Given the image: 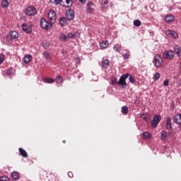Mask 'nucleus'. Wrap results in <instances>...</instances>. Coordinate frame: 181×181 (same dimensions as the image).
Returning <instances> with one entry per match:
<instances>
[{
	"label": "nucleus",
	"mask_w": 181,
	"mask_h": 181,
	"mask_svg": "<svg viewBox=\"0 0 181 181\" xmlns=\"http://www.w3.org/2000/svg\"><path fill=\"white\" fill-rule=\"evenodd\" d=\"M19 37V33H18L16 30L10 32L8 35L6 36V42L8 43V45H11L12 42H13V40L18 39Z\"/></svg>",
	"instance_id": "2"
},
{
	"label": "nucleus",
	"mask_w": 181,
	"mask_h": 181,
	"mask_svg": "<svg viewBox=\"0 0 181 181\" xmlns=\"http://www.w3.org/2000/svg\"><path fill=\"white\" fill-rule=\"evenodd\" d=\"M22 29L24 32H25V33H32L30 26L28 25L27 24H23Z\"/></svg>",
	"instance_id": "12"
},
{
	"label": "nucleus",
	"mask_w": 181,
	"mask_h": 181,
	"mask_svg": "<svg viewBox=\"0 0 181 181\" xmlns=\"http://www.w3.org/2000/svg\"><path fill=\"white\" fill-rule=\"evenodd\" d=\"M0 181H9V177L6 176L0 177Z\"/></svg>",
	"instance_id": "39"
},
{
	"label": "nucleus",
	"mask_w": 181,
	"mask_h": 181,
	"mask_svg": "<svg viewBox=\"0 0 181 181\" xmlns=\"http://www.w3.org/2000/svg\"><path fill=\"white\" fill-rule=\"evenodd\" d=\"M175 124H177L178 125H181V114L177 115L174 117Z\"/></svg>",
	"instance_id": "15"
},
{
	"label": "nucleus",
	"mask_w": 181,
	"mask_h": 181,
	"mask_svg": "<svg viewBox=\"0 0 181 181\" xmlns=\"http://www.w3.org/2000/svg\"><path fill=\"white\" fill-rule=\"evenodd\" d=\"M93 6H94V4L93 3V1H89L87 3V8L89 12L93 11Z\"/></svg>",
	"instance_id": "23"
},
{
	"label": "nucleus",
	"mask_w": 181,
	"mask_h": 181,
	"mask_svg": "<svg viewBox=\"0 0 181 181\" xmlns=\"http://www.w3.org/2000/svg\"><path fill=\"white\" fill-rule=\"evenodd\" d=\"M173 19H174V17L173 16L170 15V14H168L165 17V22H173Z\"/></svg>",
	"instance_id": "21"
},
{
	"label": "nucleus",
	"mask_w": 181,
	"mask_h": 181,
	"mask_svg": "<svg viewBox=\"0 0 181 181\" xmlns=\"http://www.w3.org/2000/svg\"><path fill=\"white\" fill-rule=\"evenodd\" d=\"M102 67L103 69H108L110 67V61L108 59H103Z\"/></svg>",
	"instance_id": "14"
},
{
	"label": "nucleus",
	"mask_w": 181,
	"mask_h": 181,
	"mask_svg": "<svg viewBox=\"0 0 181 181\" xmlns=\"http://www.w3.org/2000/svg\"><path fill=\"white\" fill-rule=\"evenodd\" d=\"M168 136V134L166 133V131H162L161 133V139L163 141H165L166 139V137Z\"/></svg>",
	"instance_id": "32"
},
{
	"label": "nucleus",
	"mask_w": 181,
	"mask_h": 181,
	"mask_svg": "<svg viewBox=\"0 0 181 181\" xmlns=\"http://www.w3.org/2000/svg\"><path fill=\"white\" fill-rule=\"evenodd\" d=\"M4 56L2 54H0V64H2V63L4 62Z\"/></svg>",
	"instance_id": "42"
},
{
	"label": "nucleus",
	"mask_w": 181,
	"mask_h": 181,
	"mask_svg": "<svg viewBox=\"0 0 181 181\" xmlns=\"http://www.w3.org/2000/svg\"><path fill=\"white\" fill-rule=\"evenodd\" d=\"M43 56H44V57H45V59H47V60H49V59H50V54H49V52H45L43 53Z\"/></svg>",
	"instance_id": "38"
},
{
	"label": "nucleus",
	"mask_w": 181,
	"mask_h": 181,
	"mask_svg": "<svg viewBox=\"0 0 181 181\" xmlns=\"http://www.w3.org/2000/svg\"><path fill=\"white\" fill-rule=\"evenodd\" d=\"M112 86H115V84H118V80L115 77H112L111 78Z\"/></svg>",
	"instance_id": "33"
},
{
	"label": "nucleus",
	"mask_w": 181,
	"mask_h": 181,
	"mask_svg": "<svg viewBox=\"0 0 181 181\" xmlns=\"http://www.w3.org/2000/svg\"><path fill=\"white\" fill-rule=\"evenodd\" d=\"M2 8H8L9 6V1L8 0H3L1 2Z\"/></svg>",
	"instance_id": "28"
},
{
	"label": "nucleus",
	"mask_w": 181,
	"mask_h": 181,
	"mask_svg": "<svg viewBox=\"0 0 181 181\" xmlns=\"http://www.w3.org/2000/svg\"><path fill=\"white\" fill-rule=\"evenodd\" d=\"M113 49L115 50V52H121V45L119 44H115L114 46H113Z\"/></svg>",
	"instance_id": "25"
},
{
	"label": "nucleus",
	"mask_w": 181,
	"mask_h": 181,
	"mask_svg": "<svg viewBox=\"0 0 181 181\" xmlns=\"http://www.w3.org/2000/svg\"><path fill=\"white\" fill-rule=\"evenodd\" d=\"M56 13L54 10H49L48 13V19L50 21L51 23H54L56 22Z\"/></svg>",
	"instance_id": "9"
},
{
	"label": "nucleus",
	"mask_w": 181,
	"mask_h": 181,
	"mask_svg": "<svg viewBox=\"0 0 181 181\" xmlns=\"http://www.w3.org/2000/svg\"><path fill=\"white\" fill-rule=\"evenodd\" d=\"M66 18L67 21H73L74 19V11L69 9L66 12Z\"/></svg>",
	"instance_id": "10"
},
{
	"label": "nucleus",
	"mask_w": 181,
	"mask_h": 181,
	"mask_svg": "<svg viewBox=\"0 0 181 181\" xmlns=\"http://www.w3.org/2000/svg\"><path fill=\"white\" fill-rule=\"evenodd\" d=\"M129 56H131V52H129V51H127V52L123 54L124 59H129Z\"/></svg>",
	"instance_id": "37"
},
{
	"label": "nucleus",
	"mask_w": 181,
	"mask_h": 181,
	"mask_svg": "<svg viewBox=\"0 0 181 181\" xmlns=\"http://www.w3.org/2000/svg\"><path fill=\"white\" fill-rule=\"evenodd\" d=\"M142 138L143 139H151V138H152V134L148 132H145L142 134Z\"/></svg>",
	"instance_id": "17"
},
{
	"label": "nucleus",
	"mask_w": 181,
	"mask_h": 181,
	"mask_svg": "<svg viewBox=\"0 0 181 181\" xmlns=\"http://www.w3.org/2000/svg\"><path fill=\"white\" fill-rule=\"evenodd\" d=\"M23 62L25 64H28V63H30L32 62V55L30 54H27L24 58H23Z\"/></svg>",
	"instance_id": "16"
},
{
	"label": "nucleus",
	"mask_w": 181,
	"mask_h": 181,
	"mask_svg": "<svg viewBox=\"0 0 181 181\" xmlns=\"http://www.w3.org/2000/svg\"><path fill=\"white\" fill-rule=\"evenodd\" d=\"M18 151L20 152V155H21L23 158H28V153L26 152V151L23 150V148H19Z\"/></svg>",
	"instance_id": "18"
},
{
	"label": "nucleus",
	"mask_w": 181,
	"mask_h": 181,
	"mask_svg": "<svg viewBox=\"0 0 181 181\" xmlns=\"http://www.w3.org/2000/svg\"><path fill=\"white\" fill-rule=\"evenodd\" d=\"M153 80L155 81H156V80H159V78H160V74H159V73H156L155 74H154V76H153Z\"/></svg>",
	"instance_id": "34"
},
{
	"label": "nucleus",
	"mask_w": 181,
	"mask_h": 181,
	"mask_svg": "<svg viewBox=\"0 0 181 181\" xmlns=\"http://www.w3.org/2000/svg\"><path fill=\"white\" fill-rule=\"evenodd\" d=\"M63 144H66V140L62 141Z\"/></svg>",
	"instance_id": "47"
},
{
	"label": "nucleus",
	"mask_w": 181,
	"mask_h": 181,
	"mask_svg": "<svg viewBox=\"0 0 181 181\" xmlns=\"http://www.w3.org/2000/svg\"><path fill=\"white\" fill-rule=\"evenodd\" d=\"M107 4H108V1H107V0H105V1H104V5H107Z\"/></svg>",
	"instance_id": "46"
},
{
	"label": "nucleus",
	"mask_w": 181,
	"mask_h": 181,
	"mask_svg": "<svg viewBox=\"0 0 181 181\" xmlns=\"http://www.w3.org/2000/svg\"><path fill=\"white\" fill-rule=\"evenodd\" d=\"M163 57L167 60H172L175 57V52L173 50L165 51L163 54Z\"/></svg>",
	"instance_id": "6"
},
{
	"label": "nucleus",
	"mask_w": 181,
	"mask_h": 181,
	"mask_svg": "<svg viewBox=\"0 0 181 181\" xmlns=\"http://www.w3.org/2000/svg\"><path fill=\"white\" fill-rule=\"evenodd\" d=\"M55 81L56 83H57V84H62V83H63V77H62L61 76H57L55 78Z\"/></svg>",
	"instance_id": "27"
},
{
	"label": "nucleus",
	"mask_w": 181,
	"mask_h": 181,
	"mask_svg": "<svg viewBox=\"0 0 181 181\" xmlns=\"http://www.w3.org/2000/svg\"><path fill=\"white\" fill-rule=\"evenodd\" d=\"M80 2H81L82 4H86V0H78Z\"/></svg>",
	"instance_id": "45"
},
{
	"label": "nucleus",
	"mask_w": 181,
	"mask_h": 181,
	"mask_svg": "<svg viewBox=\"0 0 181 181\" xmlns=\"http://www.w3.org/2000/svg\"><path fill=\"white\" fill-rule=\"evenodd\" d=\"M40 25L42 29L45 30H49L52 28V24L49 23L46 19L42 18L40 21Z\"/></svg>",
	"instance_id": "7"
},
{
	"label": "nucleus",
	"mask_w": 181,
	"mask_h": 181,
	"mask_svg": "<svg viewBox=\"0 0 181 181\" xmlns=\"http://www.w3.org/2000/svg\"><path fill=\"white\" fill-rule=\"evenodd\" d=\"M74 37V34H73V33H69L68 34V38H69V39H72V37Z\"/></svg>",
	"instance_id": "44"
},
{
	"label": "nucleus",
	"mask_w": 181,
	"mask_h": 181,
	"mask_svg": "<svg viewBox=\"0 0 181 181\" xmlns=\"http://www.w3.org/2000/svg\"><path fill=\"white\" fill-rule=\"evenodd\" d=\"M163 86L164 87H168V86H169V79H166L164 81Z\"/></svg>",
	"instance_id": "41"
},
{
	"label": "nucleus",
	"mask_w": 181,
	"mask_h": 181,
	"mask_svg": "<svg viewBox=\"0 0 181 181\" xmlns=\"http://www.w3.org/2000/svg\"><path fill=\"white\" fill-rule=\"evenodd\" d=\"M160 119H162V117L160 115H153V120L151 122V127H153V128H156L159 122H160Z\"/></svg>",
	"instance_id": "5"
},
{
	"label": "nucleus",
	"mask_w": 181,
	"mask_h": 181,
	"mask_svg": "<svg viewBox=\"0 0 181 181\" xmlns=\"http://www.w3.org/2000/svg\"><path fill=\"white\" fill-rule=\"evenodd\" d=\"M59 39L62 40V42H67V40H69L68 37H66L65 34H61Z\"/></svg>",
	"instance_id": "30"
},
{
	"label": "nucleus",
	"mask_w": 181,
	"mask_h": 181,
	"mask_svg": "<svg viewBox=\"0 0 181 181\" xmlns=\"http://www.w3.org/2000/svg\"><path fill=\"white\" fill-rule=\"evenodd\" d=\"M68 176L71 178L74 177V175H73V172L71 171H69L68 172Z\"/></svg>",
	"instance_id": "43"
},
{
	"label": "nucleus",
	"mask_w": 181,
	"mask_h": 181,
	"mask_svg": "<svg viewBox=\"0 0 181 181\" xmlns=\"http://www.w3.org/2000/svg\"><path fill=\"white\" fill-rule=\"evenodd\" d=\"M129 81L134 84V83H135V78L132 76V75L129 74Z\"/></svg>",
	"instance_id": "35"
},
{
	"label": "nucleus",
	"mask_w": 181,
	"mask_h": 181,
	"mask_svg": "<svg viewBox=\"0 0 181 181\" xmlns=\"http://www.w3.org/2000/svg\"><path fill=\"white\" fill-rule=\"evenodd\" d=\"M133 24L134 26L139 27L142 25V23L139 20H134Z\"/></svg>",
	"instance_id": "31"
},
{
	"label": "nucleus",
	"mask_w": 181,
	"mask_h": 181,
	"mask_svg": "<svg viewBox=\"0 0 181 181\" xmlns=\"http://www.w3.org/2000/svg\"><path fill=\"white\" fill-rule=\"evenodd\" d=\"M59 25H61V26H66V25H67V20L66 19V18L64 17L60 18Z\"/></svg>",
	"instance_id": "19"
},
{
	"label": "nucleus",
	"mask_w": 181,
	"mask_h": 181,
	"mask_svg": "<svg viewBox=\"0 0 181 181\" xmlns=\"http://www.w3.org/2000/svg\"><path fill=\"white\" fill-rule=\"evenodd\" d=\"M52 4L54 5H59L60 4L62 6H65L66 8H70L73 5V1L71 0H49Z\"/></svg>",
	"instance_id": "1"
},
{
	"label": "nucleus",
	"mask_w": 181,
	"mask_h": 181,
	"mask_svg": "<svg viewBox=\"0 0 181 181\" xmlns=\"http://www.w3.org/2000/svg\"><path fill=\"white\" fill-rule=\"evenodd\" d=\"M49 44L48 42H44L42 43V47L44 49H49Z\"/></svg>",
	"instance_id": "40"
},
{
	"label": "nucleus",
	"mask_w": 181,
	"mask_h": 181,
	"mask_svg": "<svg viewBox=\"0 0 181 181\" xmlns=\"http://www.w3.org/2000/svg\"><path fill=\"white\" fill-rule=\"evenodd\" d=\"M7 74H9V72H7Z\"/></svg>",
	"instance_id": "48"
},
{
	"label": "nucleus",
	"mask_w": 181,
	"mask_h": 181,
	"mask_svg": "<svg viewBox=\"0 0 181 181\" xmlns=\"http://www.w3.org/2000/svg\"><path fill=\"white\" fill-rule=\"evenodd\" d=\"M174 51L177 54L178 57H181V47L179 45L174 46Z\"/></svg>",
	"instance_id": "13"
},
{
	"label": "nucleus",
	"mask_w": 181,
	"mask_h": 181,
	"mask_svg": "<svg viewBox=\"0 0 181 181\" xmlns=\"http://www.w3.org/2000/svg\"><path fill=\"white\" fill-rule=\"evenodd\" d=\"M166 128L167 129H170L172 128V122L170 120V117H167Z\"/></svg>",
	"instance_id": "22"
},
{
	"label": "nucleus",
	"mask_w": 181,
	"mask_h": 181,
	"mask_svg": "<svg viewBox=\"0 0 181 181\" xmlns=\"http://www.w3.org/2000/svg\"><path fill=\"white\" fill-rule=\"evenodd\" d=\"M25 13L28 16H35V13H37L36 8L32 6H28L25 10Z\"/></svg>",
	"instance_id": "8"
},
{
	"label": "nucleus",
	"mask_w": 181,
	"mask_h": 181,
	"mask_svg": "<svg viewBox=\"0 0 181 181\" xmlns=\"http://www.w3.org/2000/svg\"><path fill=\"white\" fill-rule=\"evenodd\" d=\"M153 64H154L155 67H162L163 65V59H162V57H160L158 54L156 55L153 59Z\"/></svg>",
	"instance_id": "4"
},
{
	"label": "nucleus",
	"mask_w": 181,
	"mask_h": 181,
	"mask_svg": "<svg viewBox=\"0 0 181 181\" xmlns=\"http://www.w3.org/2000/svg\"><path fill=\"white\" fill-rule=\"evenodd\" d=\"M12 179H13V180H18L19 179V173H18L16 171H14L12 173Z\"/></svg>",
	"instance_id": "26"
},
{
	"label": "nucleus",
	"mask_w": 181,
	"mask_h": 181,
	"mask_svg": "<svg viewBox=\"0 0 181 181\" xmlns=\"http://www.w3.org/2000/svg\"><path fill=\"white\" fill-rule=\"evenodd\" d=\"M165 35H166V36H168V37H172L173 39H176V37H177V36H179L177 33H176V31H173V30H167L165 32Z\"/></svg>",
	"instance_id": "11"
},
{
	"label": "nucleus",
	"mask_w": 181,
	"mask_h": 181,
	"mask_svg": "<svg viewBox=\"0 0 181 181\" xmlns=\"http://www.w3.org/2000/svg\"><path fill=\"white\" fill-rule=\"evenodd\" d=\"M128 77H129V74H123L120 76L118 85L122 86V88H127V87H128V84L126 81Z\"/></svg>",
	"instance_id": "3"
},
{
	"label": "nucleus",
	"mask_w": 181,
	"mask_h": 181,
	"mask_svg": "<svg viewBox=\"0 0 181 181\" xmlns=\"http://www.w3.org/2000/svg\"><path fill=\"white\" fill-rule=\"evenodd\" d=\"M100 49H107L108 47V41H103L100 43Z\"/></svg>",
	"instance_id": "20"
},
{
	"label": "nucleus",
	"mask_w": 181,
	"mask_h": 181,
	"mask_svg": "<svg viewBox=\"0 0 181 181\" xmlns=\"http://www.w3.org/2000/svg\"><path fill=\"white\" fill-rule=\"evenodd\" d=\"M141 118H142L144 121H148V115L146 113H142L141 115Z\"/></svg>",
	"instance_id": "36"
},
{
	"label": "nucleus",
	"mask_w": 181,
	"mask_h": 181,
	"mask_svg": "<svg viewBox=\"0 0 181 181\" xmlns=\"http://www.w3.org/2000/svg\"><path fill=\"white\" fill-rule=\"evenodd\" d=\"M45 83H48L49 84H52V83H54L55 80L52 78H45Z\"/></svg>",
	"instance_id": "29"
},
{
	"label": "nucleus",
	"mask_w": 181,
	"mask_h": 181,
	"mask_svg": "<svg viewBox=\"0 0 181 181\" xmlns=\"http://www.w3.org/2000/svg\"><path fill=\"white\" fill-rule=\"evenodd\" d=\"M122 114H124V115H127L128 114L129 109L127 107V106H123L122 107Z\"/></svg>",
	"instance_id": "24"
}]
</instances>
